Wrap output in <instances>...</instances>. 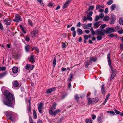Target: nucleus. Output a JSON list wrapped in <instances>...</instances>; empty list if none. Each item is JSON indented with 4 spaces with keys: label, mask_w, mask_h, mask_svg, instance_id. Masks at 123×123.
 Returning a JSON list of instances; mask_svg holds the SVG:
<instances>
[{
    "label": "nucleus",
    "mask_w": 123,
    "mask_h": 123,
    "mask_svg": "<svg viewBox=\"0 0 123 123\" xmlns=\"http://www.w3.org/2000/svg\"><path fill=\"white\" fill-rule=\"evenodd\" d=\"M87 17L88 18V20H89L90 21H92V17H90V16H87Z\"/></svg>",
    "instance_id": "5fc2aeb1"
},
{
    "label": "nucleus",
    "mask_w": 123,
    "mask_h": 123,
    "mask_svg": "<svg viewBox=\"0 0 123 123\" xmlns=\"http://www.w3.org/2000/svg\"><path fill=\"white\" fill-rule=\"evenodd\" d=\"M56 89L55 88H52L48 89H47L46 93L48 94L54 91Z\"/></svg>",
    "instance_id": "9b49d317"
},
{
    "label": "nucleus",
    "mask_w": 123,
    "mask_h": 123,
    "mask_svg": "<svg viewBox=\"0 0 123 123\" xmlns=\"http://www.w3.org/2000/svg\"><path fill=\"white\" fill-rule=\"evenodd\" d=\"M25 40L27 41L28 42L30 40V38L29 37L27 36L25 37Z\"/></svg>",
    "instance_id": "a19ab883"
},
{
    "label": "nucleus",
    "mask_w": 123,
    "mask_h": 123,
    "mask_svg": "<svg viewBox=\"0 0 123 123\" xmlns=\"http://www.w3.org/2000/svg\"><path fill=\"white\" fill-rule=\"evenodd\" d=\"M91 31L92 32V34L94 35L95 34V32L94 31L92 28H91Z\"/></svg>",
    "instance_id": "603ef678"
},
{
    "label": "nucleus",
    "mask_w": 123,
    "mask_h": 123,
    "mask_svg": "<svg viewBox=\"0 0 123 123\" xmlns=\"http://www.w3.org/2000/svg\"><path fill=\"white\" fill-rule=\"evenodd\" d=\"M4 95L6 99L2 100L4 104L9 107L13 108L14 107L13 103H15L13 95L7 90H5Z\"/></svg>",
    "instance_id": "f257e3e1"
},
{
    "label": "nucleus",
    "mask_w": 123,
    "mask_h": 123,
    "mask_svg": "<svg viewBox=\"0 0 123 123\" xmlns=\"http://www.w3.org/2000/svg\"><path fill=\"white\" fill-rule=\"evenodd\" d=\"M92 121L91 118L86 119V123H92Z\"/></svg>",
    "instance_id": "a878e982"
},
{
    "label": "nucleus",
    "mask_w": 123,
    "mask_h": 123,
    "mask_svg": "<svg viewBox=\"0 0 123 123\" xmlns=\"http://www.w3.org/2000/svg\"><path fill=\"white\" fill-rule=\"evenodd\" d=\"M75 28L74 27H71V31H72L73 32L74 31H75Z\"/></svg>",
    "instance_id": "338daca9"
},
{
    "label": "nucleus",
    "mask_w": 123,
    "mask_h": 123,
    "mask_svg": "<svg viewBox=\"0 0 123 123\" xmlns=\"http://www.w3.org/2000/svg\"><path fill=\"white\" fill-rule=\"evenodd\" d=\"M43 104L42 103H40L38 106V109L39 113H42V109Z\"/></svg>",
    "instance_id": "f8f14e48"
},
{
    "label": "nucleus",
    "mask_w": 123,
    "mask_h": 123,
    "mask_svg": "<svg viewBox=\"0 0 123 123\" xmlns=\"http://www.w3.org/2000/svg\"><path fill=\"white\" fill-rule=\"evenodd\" d=\"M82 27L84 29H86L87 27L86 25V24H84L82 25Z\"/></svg>",
    "instance_id": "ea45409f"
},
{
    "label": "nucleus",
    "mask_w": 123,
    "mask_h": 123,
    "mask_svg": "<svg viewBox=\"0 0 123 123\" xmlns=\"http://www.w3.org/2000/svg\"><path fill=\"white\" fill-rule=\"evenodd\" d=\"M29 122L30 123H31L33 122V119L31 117H29Z\"/></svg>",
    "instance_id": "4d7b16f0"
},
{
    "label": "nucleus",
    "mask_w": 123,
    "mask_h": 123,
    "mask_svg": "<svg viewBox=\"0 0 123 123\" xmlns=\"http://www.w3.org/2000/svg\"><path fill=\"white\" fill-rule=\"evenodd\" d=\"M110 19L109 18V16H105L104 18V20L105 21H108Z\"/></svg>",
    "instance_id": "cd10ccee"
},
{
    "label": "nucleus",
    "mask_w": 123,
    "mask_h": 123,
    "mask_svg": "<svg viewBox=\"0 0 123 123\" xmlns=\"http://www.w3.org/2000/svg\"><path fill=\"white\" fill-rule=\"evenodd\" d=\"M5 22V24L6 25H9L11 23V22H9V21H6Z\"/></svg>",
    "instance_id": "864d4df0"
},
{
    "label": "nucleus",
    "mask_w": 123,
    "mask_h": 123,
    "mask_svg": "<svg viewBox=\"0 0 123 123\" xmlns=\"http://www.w3.org/2000/svg\"><path fill=\"white\" fill-rule=\"evenodd\" d=\"M92 14H93V12H90L87 15V16L91 17L92 15Z\"/></svg>",
    "instance_id": "c03bdc74"
},
{
    "label": "nucleus",
    "mask_w": 123,
    "mask_h": 123,
    "mask_svg": "<svg viewBox=\"0 0 123 123\" xmlns=\"http://www.w3.org/2000/svg\"><path fill=\"white\" fill-rule=\"evenodd\" d=\"M114 111L115 113L117 114H120V112L117 110H114Z\"/></svg>",
    "instance_id": "3c124183"
},
{
    "label": "nucleus",
    "mask_w": 123,
    "mask_h": 123,
    "mask_svg": "<svg viewBox=\"0 0 123 123\" xmlns=\"http://www.w3.org/2000/svg\"><path fill=\"white\" fill-rule=\"evenodd\" d=\"M70 2V0H68L65 2L63 6V8H66Z\"/></svg>",
    "instance_id": "ddd939ff"
},
{
    "label": "nucleus",
    "mask_w": 123,
    "mask_h": 123,
    "mask_svg": "<svg viewBox=\"0 0 123 123\" xmlns=\"http://www.w3.org/2000/svg\"><path fill=\"white\" fill-rule=\"evenodd\" d=\"M108 61L109 65L112 71V73L110 78V80H111L115 76L116 74L117 70L116 69H115L114 70H113V67L111 66V62L110 59H108Z\"/></svg>",
    "instance_id": "f03ea898"
},
{
    "label": "nucleus",
    "mask_w": 123,
    "mask_h": 123,
    "mask_svg": "<svg viewBox=\"0 0 123 123\" xmlns=\"http://www.w3.org/2000/svg\"><path fill=\"white\" fill-rule=\"evenodd\" d=\"M22 19L21 16L18 14H16L15 18L13 19V21L16 22H18L19 21H21Z\"/></svg>",
    "instance_id": "0eeeda50"
},
{
    "label": "nucleus",
    "mask_w": 123,
    "mask_h": 123,
    "mask_svg": "<svg viewBox=\"0 0 123 123\" xmlns=\"http://www.w3.org/2000/svg\"><path fill=\"white\" fill-rule=\"evenodd\" d=\"M115 30L111 27H108L105 30L106 33H109L113 32L115 31Z\"/></svg>",
    "instance_id": "423d86ee"
},
{
    "label": "nucleus",
    "mask_w": 123,
    "mask_h": 123,
    "mask_svg": "<svg viewBox=\"0 0 123 123\" xmlns=\"http://www.w3.org/2000/svg\"><path fill=\"white\" fill-rule=\"evenodd\" d=\"M102 38V37L101 36H98L97 37V39L98 40H101Z\"/></svg>",
    "instance_id": "a18cd8bd"
},
{
    "label": "nucleus",
    "mask_w": 123,
    "mask_h": 123,
    "mask_svg": "<svg viewBox=\"0 0 123 123\" xmlns=\"http://www.w3.org/2000/svg\"><path fill=\"white\" fill-rule=\"evenodd\" d=\"M29 46H26L25 47V49L26 51L27 52H29Z\"/></svg>",
    "instance_id": "2f4dec72"
},
{
    "label": "nucleus",
    "mask_w": 123,
    "mask_h": 123,
    "mask_svg": "<svg viewBox=\"0 0 123 123\" xmlns=\"http://www.w3.org/2000/svg\"><path fill=\"white\" fill-rule=\"evenodd\" d=\"M116 5L115 4H113L111 6V9L113 11L116 8Z\"/></svg>",
    "instance_id": "bb28decb"
},
{
    "label": "nucleus",
    "mask_w": 123,
    "mask_h": 123,
    "mask_svg": "<svg viewBox=\"0 0 123 123\" xmlns=\"http://www.w3.org/2000/svg\"><path fill=\"white\" fill-rule=\"evenodd\" d=\"M92 100L94 102H96L98 101V99L97 98H95L92 99Z\"/></svg>",
    "instance_id": "58836bf2"
},
{
    "label": "nucleus",
    "mask_w": 123,
    "mask_h": 123,
    "mask_svg": "<svg viewBox=\"0 0 123 123\" xmlns=\"http://www.w3.org/2000/svg\"><path fill=\"white\" fill-rule=\"evenodd\" d=\"M76 32L75 31L73 32V37H75L76 35Z\"/></svg>",
    "instance_id": "13d9d810"
},
{
    "label": "nucleus",
    "mask_w": 123,
    "mask_h": 123,
    "mask_svg": "<svg viewBox=\"0 0 123 123\" xmlns=\"http://www.w3.org/2000/svg\"><path fill=\"white\" fill-rule=\"evenodd\" d=\"M88 19L87 17H84L83 19V20L84 21H86Z\"/></svg>",
    "instance_id": "774afa93"
},
{
    "label": "nucleus",
    "mask_w": 123,
    "mask_h": 123,
    "mask_svg": "<svg viewBox=\"0 0 123 123\" xmlns=\"http://www.w3.org/2000/svg\"><path fill=\"white\" fill-rule=\"evenodd\" d=\"M88 104H89V105L90 104H92L94 102L92 100V99L91 100L89 98H88Z\"/></svg>",
    "instance_id": "473e14b6"
},
{
    "label": "nucleus",
    "mask_w": 123,
    "mask_h": 123,
    "mask_svg": "<svg viewBox=\"0 0 123 123\" xmlns=\"http://www.w3.org/2000/svg\"><path fill=\"white\" fill-rule=\"evenodd\" d=\"M100 18L99 16L97 15L96 16L95 18V21H97Z\"/></svg>",
    "instance_id": "79ce46f5"
},
{
    "label": "nucleus",
    "mask_w": 123,
    "mask_h": 123,
    "mask_svg": "<svg viewBox=\"0 0 123 123\" xmlns=\"http://www.w3.org/2000/svg\"><path fill=\"white\" fill-rule=\"evenodd\" d=\"M113 3V1L112 0H109L107 2V4L108 5H111Z\"/></svg>",
    "instance_id": "37998d69"
},
{
    "label": "nucleus",
    "mask_w": 123,
    "mask_h": 123,
    "mask_svg": "<svg viewBox=\"0 0 123 123\" xmlns=\"http://www.w3.org/2000/svg\"><path fill=\"white\" fill-rule=\"evenodd\" d=\"M84 39L85 40H87L88 38V36L87 35H85L84 36Z\"/></svg>",
    "instance_id": "09e8293b"
},
{
    "label": "nucleus",
    "mask_w": 123,
    "mask_h": 123,
    "mask_svg": "<svg viewBox=\"0 0 123 123\" xmlns=\"http://www.w3.org/2000/svg\"><path fill=\"white\" fill-rule=\"evenodd\" d=\"M29 59L30 62L32 63H33L34 62L35 60L33 56L31 55L29 58Z\"/></svg>",
    "instance_id": "f3484780"
},
{
    "label": "nucleus",
    "mask_w": 123,
    "mask_h": 123,
    "mask_svg": "<svg viewBox=\"0 0 123 123\" xmlns=\"http://www.w3.org/2000/svg\"><path fill=\"white\" fill-rule=\"evenodd\" d=\"M7 74V72L6 71H5L0 74V79L2 78L5 76Z\"/></svg>",
    "instance_id": "6ab92c4d"
},
{
    "label": "nucleus",
    "mask_w": 123,
    "mask_h": 123,
    "mask_svg": "<svg viewBox=\"0 0 123 123\" xmlns=\"http://www.w3.org/2000/svg\"><path fill=\"white\" fill-rule=\"evenodd\" d=\"M6 116L7 118L12 121H13L15 119V114L12 111H8Z\"/></svg>",
    "instance_id": "20e7f679"
},
{
    "label": "nucleus",
    "mask_w": 123,
    "mask_h": 123,
    "mask_svg": "<svg viewBox=\"0 0 123 123\" xmlns=\"http://www.w3.org/2000/svg\"><path fill=\"white\" fill-rule=\"evenodd\" d=\"M97 60V58L95 57H92L90 59V60L91 61H96Z\"/></svg>",
    "instance_id": "c756f323"
},
{
    "label": "nucleus",
    "mask_w": 123,
    "mask_h": 123,
    "mask_svg": "<svg viewBox=\"0 0 123 123\" xmlns=\"http://www.w3.org/2000/svg\"><path fill=\"white\" fill-rule=\"evenodd\" d=\"M12 71L13 73H16L18 72V69L16 67H14L12 68Z\"/></svg>",
    "instance_id": "2eb2a0df"
},
{
    "label": "nucleus",
    "mask_w": 123,
    "mask_h": 123,
    "mask_svg": "<svg viewBox=\"0 0 123 123\" xmlns=\"http://www.w3.org/2000/svg\"><path fill=\"white\" fill-rule=\"evenodd\" d=\"M6 68L5 67H0V71H4L6 69Z\"/></svg>",
    "instance_id": "4c0bfd02"
},
{
    "label": "nucleus",
    "mask_w": 123,
    "mask_h": 123,
    "mask_svg": "<svg viewBox=\"0 0 123 123\" xmlns=\"http://www.w3.org/2000/svg\"><path fill=\"white\" fill-rule=\"evenodd\" d=\"M94 6H89V10H91L93 9L94 8Z\"/></svg>",
    "instance_id": "49530a36"
},
{
    "label": "nucleus",
    "mask_w": 123,
    "mask_h": 123,
    "mask_svg": "<svg viewBox=\"0 0 123 123\" xmlns=\"http://www.w3.org/2000/svg\"><path fill=\"white\" fill-rule=\"evenodd\" d=\"M101 92L103 94H104L105 93V92L104 88V84L102 85L101 86Z\"/></svg>",
    "instance_id": "dca6fc26"
},
{
    "label": "nucleus",
    "mask_w": 123,
    "mask_h": 123,
    "mask_svg": "<svg viewBox=\"0 0 123 123\" xmlns=\"http://www.w3.org/2000/svg\"><path fill=\"white\" fill-rule=\"evenodd\" d=\"M118 33L120 34H121L123 33V30H120L118 31Z\"/></svg>",
    "instance_id": "bf43d9fd"
},
{
    "label": "nucleus",
    "mask_w": 123,
    "mask_h": 123,
    "mask_svg": "<svg viewBox=\"0 0 123 123\" xmlns=\"http://www.w3.org/2000/svg\"><path fill=\"white\" fill-rule=\"evenodd\" d=\"M107 26L105 24H104L102 25L100 27V29H103V28Z\"/></svg>",
    "instance_id": "c9c22d12"
},
{
    "label": "nucleus",
    "mask_w": 123,
    "mask_h": 123,
    "mask_svg": "<svg viewBox=\"0 0 123 123\" xmlns=\"http://www.w3.org/2000/svg\"><path fill=\"white\" fill-rule=\"evenodd\" d=\"M81 25V23L80 22H78L77 24V26L78 27H79Z\"/></svg>",
    "instance_id": "6e6d98bb"
},
{
    "label": "nucleus",
    "mask_w": 123,
    "mask_h": 123,
    "mask_svg": "<svg viewBox=\"0 0 123 123\" xmlns=\"http://www.w3.org/2000/svg\"><path fill=\"white\" fill-rule=\"evenodd\" d=\"M68 43H67L66 42L65 43L62 42V48L64 49H65L66 48V46L68 45Z\"/></svg>",
    "instance_id": "4be33fe9"
},
{
    "label": "nucleus",
    "mask_w": 123,
    "mask_h": 123,
    "mask_svg": "<svg viewBox=\"0 0 123 123\" xmlns=\"http://www.w3.org/2000/svg\"><path fill=\"white\" fill-rule=\"evenodd\" d=\"M89 64L88 63V62H86L85 66L86 67H87Z\"/></svg>",
    "instance_id": "0e129e2a"
},
{
    "label": "nucleus",
    "mask_w": 123,
    "mask_h": 123,
    "mask_svg": "<svg viewBox=\"0 0 123 123\" xmlns=\"http://www.w3.org/2000/svg\"><path fill=\"white\" fill-rule=\"evenodd\" d=\"M100 22H96L94 24V28H97L100 25Z\"/></svg>",
    "instance_id": "a211bd4d"
},
{
    "label": "nucleus",
    "mask_w": 123,
    "mask_h": 123,
    "mask_svg": "<svg viewBox=\"0 0 123 123\" xmlns=\"http://www.w3.org/2000/svg\"><path fill=\"white\" fill-rule=\"evenodd\" d=\"M56 105L55 104H54L52 107L51 108V109L49 111V113L50 114L52 115L55 116L61 111L60 110L58 109L55 111L53 112L54 110L56 109L55 106Z\"/></svg>",
    "instance_id": "7ed1b4c3"
},
{
    "label": "nucleus",
    "mask_w": 123,
    "mask_h": 123,
    "mask_svg": "<svg viewBox=\"0 0 123 123\" xmlns=\"http://www.w3.org/2000/svg\"><path fill=\"white\" fill-rule=\"evenodd\" d=\"M119 23L121 25H122L123 24V18H120L119 19Z\"/></svg>",
    "instance_id": "c85d7f7f"
},
{
    "label": "nucleus",
    "mask_w": 123,
    "mask_h": 123,
    "mask_svg": "<svg viewBox=\"0 0 123 123\" xmlns=\"http://www.w3.org/2000/svg\"><path fill=\"white\" fill-rule=\"evenodd\" d=\"M34 68L33 65L31 64H28L26 65L25 67V68L27 70L29 69L31 70H32Z\"/></svg>",
    "instance_id": "9d476101"
},
{
    "label": "nucleus",
    "mask_w": 123,
    "mask_h": 123,
    "mask_svg": "<svg viewBox=\"0 0 123 123\" xmlns=\"http://www.w3.org/2000/svg\"><path fill=\"white\" fill-rule=\"evenodd\" d=\"M104 16V15L103 13H101L99 15V17L100 18H102Z\"/></svg>",
    "instance_id": "680f3d73"
},
{
    "label": "nucleus",
    "mask_w": 123,
    "mask_h": 123,
    "mask_svg": "<svg viewBox=\"0 0 123 123\" xmlns=\"http://www.w3.org/2000/svg\"><path fill=\"white\" fill-rule=\"evenodd\" d=\"M6 21H9V22H10L11 21V20L9 19H5L4 20V22H6Z\"/></svg>",
    "instance_id": "69168bd1"
},
{
    "label": "nucleus",
    "mask_w": 123,
    "mask_h": 123,
    "mask_svg": "<svg viewBox=\"0 0 123 123\" xmlns=\"http://www.w3.org/2000/svg\"><path fill=\"white\" fill-rule=\"evenodd\" d=\"M104 8V6L103 5H97L96 6V9H98L100 8Z\"/></svg>",
    "instance_id": "aec40b11"
},
{
    "label": "nucleus",
    "mask_w": 123,
    "mask_h": 123,
    "mask_svg": "<svg viewBox=\"0 0 123 123\" xmlns=\"http://www.w3.org/2000/svg\"><path fill=\"white\" fill-rule=\"evenodd\" d=\"M53 4L52 3H49L48 5V6L49 7H52L53 6Z\"/></svg>",
    "instance_id": "8fccbe9b"
},
{
    "label": "nucleus",
    "mask_w": 123,
    "mask_h": 123,
    "mask_svg": "<svg viewBox=\"0 0 123 123\" xmlns=\"http://www.w3.org/2000/svg\"><path fill=\"white\" fill-rule=\"evenodd\" d=\"M106 33L105 30L98 29L97 30L96 33L97 35H103Z\"/></svg>",
    "instance_id": "39448f33"
},
{
    "label": "nucleus",
    "mask_w": 123,
    "mask_h": 123,
    "mask_svg": "<svg viewBox=\"0 0 123 123\" xmlns=\"http://www.w3.org/2000/svg\"><path fill=\"white\" fill-rule=\"evenodd\" d=\"M38 32V30H36L33 31L31 32V35L32 37H35L37 35Z\"/></svg>",
    "instance_id": "6e6552de"
},
{
    "label": "nucleus",
    "mask_w": 123,
    "mask_h": 123,
    "mask_svg": "<svg viewBox=\"0 0 123 123\" xmlns=\"http://www.w3.org/2000/svg\"><path fill=\"white\" fill-rule=\"evenodd\" d=\"M108 12V9L107 8H106L104 12L105 13H107Z\"/></svg>",
    "instance_id": "e2e57ef3"
},
{
    "label": "nucleus",
    "mask_w": 123,
    "mask_h": 123,
    "mask_svg": "<svg viewBox=\"0 0 123 123\" xmlns=\"http://www.w3.org/2000/svg\"><path fill=\"white\" fill-rule=\"evenodd\" d=\"M56 59L55 58H54L52 62L53 67H54L56 65Z\"/></svg>",
    "instance_id": "393cba45"
},
{
    "label": "nucleus",
    "mask_w": 123,
    "mask_h": 123,
    "mask_svg": "<svg viewBox=\"0 0 123 123\" xmlns=\"http://www.w3.org/2000/svg\"><path fill=\"white\" fill-rule=\"evenodd\" d=\"M28 102L29 103V107L28 108V110H27L28 113L29 114L30 113L31 111V105H30L31 104V102H30V100H28Z\"/></svg>",
    "instance_id": "412c9836"
},
{
    "label": "nucleus",
    "mask_w": 123,
    "mask_h": 123,
    "mask_svg": "<svg viewBox=\"0 0 123 123\" xmlns=\"http://www.w3.org/2000/svg\"><path fill=\"white\" fill-rule=\"evenodd\" d=\"M29 24L31 26H33V23L31 20L30 19H28V20Z\"/></svg>",
    "instance_id": "e433bc0d"
},
{
    "label": "nucleus",
    "mask_w": 123,
    "mask_h": 123,
    "mask_svg": "<svg viewBox=\"0 0 123 123\" xmlns=\"http://www.w3.org/2000/svg\"><path fill=\"white\" fill-rule=\"evenodd\" d=\"M116 18L115 16L113 14H111V19L110 21L111 24H113L115 21Z\"/></svg>",
    "instance_id": "1a4fd4ad"
},
{
    "label": "nucleus",
    "mask_w": 123,
    "mask_h": 123,
    "mask_svg": "<svg viewBox=\"0 0 123 123\" xmlns=\"http://www.w3.org/2000/svg\"><path fill=\"white\" fill-rule=\"evenodd\" d=\"M75 99L78 102H79V98H82V96H79L78 95H76L74 97Z\"/></svg>",
    "instance_id": "5701e85b"
},
{
    "label": "nucleus",
    "mask_w": 123,
    "mask_h": 123,
    "mask_svg": "<svg viewBox=\"0 0 123 123\" xmlns=\"http://www.w3.org/2000/svg\"><path fill=\"white\" fill-rule=\"evenodd\" d=\"M77 31L78 33V35H80L82 34V30L80 29H77Z\"/></svg>",
    "instance_id": "b1692460"
},
{
    "label": "nucleus",
    "mask_w": 123,
    "mask_h": 123,
    "mask_svg": "<svg viewBox=\"0 0 123 123\" xmlns=\"http://www.w3.org/2000/svg\"><path fill=\"white\" fill-rule=\"evenodd\" d=\"M73 74H70V78L69 79H68V82H69L71 81L72 78V77L73 76Z\"/></svg>",
    "instance_id": "f704fd0d"
},
{
    "label": "nucleus",
    "mask_w": 123,
    "mask_h": 123,
    "mask_svg": "<svg viewBox=\"0 0 123 123\" xmlns=\"http://www.w3.org/2000/svg\"><path fill=\"white\" fill-rule=\"evenodd\" d=\"M107 112L108 113L112 114L113 115L115 114V113L113 111H107Z\"/></svg>",
    "instance_id": "de8ad7c7"
},
{
    "label": "nucleus",
    "mask_w": 123,
    "mask_h": 123,
    "mask_svg": "<svg viewBox=\"0 0 123 123\" xmlns=\"http://www.w3.org/2000/svg\"><path fill=\"white\" fill-rule=\"evenodd\" d=\"M92 118L94 120L95 119L96 117V116L95 115H94V114H92Z\"/></svg>",
    "instance_id": "052dcab7"
},
{
    "label": "nucleus",
    "mask_w": 123,
    "mask_h": 123,
    "mask_svg": "<svg viewBox=\"0 0 123 123\" xmlns=\"http://www.w3.org/2000/svg\"><path fill=\"white\" fill-rule=\"evenodd\" d=\"M36 50L37 51V53H38L39 52V50L38 48L37 47H34L32 49V50Z\"/></svg>",
    "instance_id": "7c9ffc66"
},
{
    "label": "nucleus",
    "mask_w": 123,
    "mask_h": 123,
    "mask_svg": "<svg viewBox=\"0 0 123 123\" xmlns=\"http://www.w3.org/2000/svg\"><path fill=\"white\" fill-rule=\"evenodd\" d=\"M21 86L19 83L17 81H15L13 83V86L15 87H20Z\"/></svg>",
    "instance_id": "4468645a"
},
{
    "label": "nucleus",
    "mask_w": 123,
    "mask_h": 123,
    "mask_svg": "<svg viewBox=\"0 0 123 123\" xmlns=\"http://www.w3.org/2000/svg\"><path fill=\"white\" fill-rule=\"evenodd\" d=\"M33 114L34 116V117L36 119L37 117L36 113L35 110H33Z\"/></svg>",
    "instance_id": "72a5a7b5"
}]
</instances>
